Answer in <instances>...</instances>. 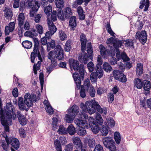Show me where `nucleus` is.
<instances>
[{"label": "nucleus", "instance_id": "39", "mask_svg": "<svg viewBox=\"0 0 151 151\" xmlns=\"http://www.w3.org/2000/svg\"><path fill=\"white\" fill-rule=\"evenodd\" d=\"M77 133L79 135L83 137L86 134V130L83 127H79L77 131Z\"/></svg>", "mask_w": 151, "mask_h": 151}, {"label": "nucleus", "instance_id": "59", "mask_svg": "<svg viewBox=\"0 0 151 151\" xmlns=\"http://www.w3.org/2000/svg\"><path fill=\"white\" fill-rule=\"evenodd\" d=\"M109 61L111 65H114L117 64L118 60L115 58L112 57L109 59Z\"/></svg>", "mask_w": 151, "mask_h": 151}, {"label": "nucleus", "instance_id": "3", "mask_svg": "<svg viewBox=\"0 0 151 151\" xmlns=\"http://www.w3.org/2000/svg\"><path fill=\"white\" fill-rule=\"evenodd\" d=\"M89 125L91 128L93 132L97 134L99 131V127L102 125L103 120L100 114H96L95 119L89 117L88 119Z\"/></svg>", "mask_w": 151, "mask_h": 151}, {"label": "nucleus", "instance_id": "46", "mask_svg": "<svg viewBox=\"0 0 151 151\" xmlns=\"http://www.w3.org/2000/svg\"><path fill=\"white\" fill-rule=\"evenodd\" d=\"M97 62L98 63L96 66V68L97 69H100L101 70V69H102L101 67V65L102 64V61L100 56H99L98 57Z\"/></svg>", "mask_w": 151, "mask_h": 151}, {"label": "nucleus", "instance_id": "41", "mask_svg": "<svg viewBox=\"0 0 151 151\" xmlns=\"http://www.w3.org/2000/svg\"><path fill=\"white\" fill-rule=\"evenodd\" d=\"M45 101H44V103L46 105V110L47 113H48L50 115L52 114H53V110L52 107L48 103L46 104L45 103Z\"/></svg>", "mask_w": 151, "mask_h": 151}, {"label": "nucleus", "instance_id": "30", "mask_svg": "<svg viewBox=\"0 0 151 151\" xmlns=\"http://www.w3.org/2000/svg\"><path fill=\"white\" fill-rule=\"evenodd\" d=\"M134 87L138 89H141L143 87V84L142 80L139 78H135L134 81Z\"/></svg>", "mask_w": 151, "mask_h": 151}, {"label": "nucleus", "instance_id": "36", "mask_svg": "<svg viewBox=\"0 0 151 151\" xmlns=\"http://www.w3.org/2000/svg\"><path fill=\"white\" fill-rule=\"evenodd\" d=\"M55 147L57 151H60L62 150L61 144L58 141V139H55L54 142Z\"/></svg>", "mask_w": 151, "mask_h": 151}, {"label": "nucleus", "instance_id": "58", "mask_svg": "<svg viewBox=\"0 0 151 151\" xmlns=\"http://www.w3.org/2000/svg\"><path fill=\"white\" fill-rule=\"evenodd\" d=\"M84 84L85 86L84 88L88 90L90 88V87L91 86V83L90 82L88 79H86V81H85L84 83Z\"/></svg>", "mask_w": 151, "mask_h": 151}, {"label": "nucleus", "instance_id": "37", "mask_svg": "<svg viewBox=\"0 0 151 151\" xmlns=\"http://www.w3.org/2000/svg\"><path fill=\"white\" fill-rule=\"evenodd\" d=\"M137 74L139 76H141L143 71V67L142 64L141 63H138L137 65Z\"/></svg>", "mask_w": 151, "mask_h": 151}, {"label": "nucleus", "instance_id": "38", "mask_svg": "<svg viewBox=\"0 0 151 151\" xmlns=\"http://www.w3.org/2000/svg\"><path fill=\"white\" fill-rule=\"evenodd\" d=\"M58 132L61 134H67V129L63 125L59 126Z\"/></svg>", "mask_w": 151, "mask_h": 151}, {"label": "nucleus", "instance_id": "35", "mask_svg": "<svg viewBox=\"0 0 151 151\" xmlns=\"http://www.w3.org/2000/svg\"><path fill=\"white\" fill-rule=\"evenodd\" d=\"M100 53L102 57L104 58H106L107 57V50L105 47L102 45L100 48Z\"/></svg>", "mask_w": 151, "mask_h": 151}, {"label": "nucleus", "instance_id": "45", "mask_svg": "<svg viewBox=\"0 0 151 151\" xmlns=\"http://www.w3.org/2000/svg\"><path fill=\"white\" fill-rule=\"evenodd\" d=\"M71 40H68L65 45V51L68 52H70L71 48Z\"/></svg>", "mask_w": 151, "mask_h": 151}, {"label": "nucleus", "instance_id": "27", "mask_svg": "<svg viewBox=\"0 0 151 151\" xmlns=\"http://www.w3.org/2000/svg\"><path fill=\"white\" fill-rule=\"evenodd\" d=\"M25 17L24 14L22 12L20 13L18 16L17 20L18 21L19 26L21 28L24 22Z\"/></svg>", "mask_w": 151, "mask_h": 151}, {"label": "nucleus", "instance_id": "5", "mask_svg": "<svg viewBox=\"0 0 151 151\" xmlns=\"http://www.w3.org/2000/svg\"><path fill=\"white\" fill-rule=\"evenodd\" d=\"M33 40L34 43V45L33 51L31 53L30 55L31 62L32 63H34L35 59L37 56L39 60H40L39 61L41 62H42V60L39 50V42L37 39L36 38H33Z\"/></svg>", "mask_w": 151, "mask_h": 151}, {"label": "nucleus", "instance_id": "57", "mask_svg": "<svg viewBox=\"0 0 151 151\" xmlns=\"http://www.w3.org/2000/svg\"><path fill=\"white\" fill-rule=\"evenodd\" d=\"M126 43L125 44V46L127 47H134L133 42L132 41L130 40H127L124 41Z\"/></svg>", "mask_w": 151, "mask_h": 151}, {"label": "nucleus", "instance_id": "63", "mask_svg": "<svg viewBox=\"0 0 151 151\" xmlns=\"http://www.w3.org/2000/svg\"><path fill=\"white\" fill-rule=\"evenodd\" d=\"M36 29L38 32L40 34H42L43 33V28L40 25L38 24L36 25Z\"/></svg>", "mask_w": 151, "mask_h": 151}, {"label": "nucleus", "instance_id": "22", "mask_svg": "<svg viewBox=\"0 0 151 151\" xmlns=\"http://www.w3.org/2000/svg\"><path fill=\"white\" fill-rule=\"evenodd\" d=\"M69 19V26L71 27L72 30H74L77 26L76 17L75 16L71 17Z\"/></svg>", "mask_w": 151, "mask_h": 151}, {"label": "nucleus", "instance_id": "29", "mask_svg": "<svg viewBox=\"0 0 151 151\" xmlns=\"http://www.w3.org/2000/svg\"><path fill=\"white\" fill-rule=\"evenodd\" d=\"M67 134L68 133L71 136L74 135L76 133V128L72 124H70L69 125L67 128Z\"/></svg>", "mask_w": 151, "mask_h": 151}, {"label": "nucleus", "instance_id": "25", "mask_svg": "<svg viewBox=\"0 0 151 151\" xmlns=\"http://www.w3.org/2000/svg\"><path fill=\"white\" fill-rule=\"evenodd\" d=\"M47 23L50 31L51 32V35H53L56 32L57 29L56 26L54 25L52 21L48 20Z\"/></svg>", "mask_w": 151, "mask_h": 151}, {"label": "nucleus", "instance_id": "10", "mask_svg": "<svg viewBox=\"0 0 151 151\" xmlns=\"http://www.w3.org/2000/svg\"><path fill=\"white\" fill-rule=\"evenodd\" d=\"M2 105L1 100L0 98V116L14 113L13 109L11 103H7L6 104V109L4 108V109L2 108Z\"/></svg>", "mask_w": 151, "mask_h": 151}, {"label": "nucleus", "instance_id": "50", "mask_svg": "<svg viewBox=\"0 0 151 151\" xmlns=\"http://www.w3.org/2000/svg\"><path fill=\"white\" fill-rule=\"evenodd\" d=\"M88 145L91 148H93L95 145V142L94 139L93 138L89 139L88 141Z\"/></svg>", "mask_w": 151, "mask_h": 151}, {"label": "nucleus", "instance_id": "8", "mask_svg": "<svg viewBox=\"0 0 151 151\" xmlns=\"http://www.w3.org/2000/svg\"><path fill=\"white\" fill-rule=\"evenodd\" d=\"M87 53H88L89 56L87 53L83 52L79 55L78 57V60L81 63H83L84 64H86L88 61L89 59H90L92 60L93 56V49H88L87 50Z\"/></svg>", "mask_w": 151, "mask_h": 151}, {"label": "nucleus", "instance_id": "26", "mask_svg": "<svg viewBox=\"0 0 151 151\" xmlns=\"http://www.w3.org/2000/svg\"><path fill=\"white\" fill-rule=\"evenodd\" d=\"M3 136L5 139L7 144H6L5 141H2L1 142V146L4 150L7 151L8 148L9 144H10L9 141L8 137L6 134H5V135Z\"/></svg>", "mask_w": 151, "mask_h": 151}, {"label": "nucleus", "instance_id": "42", "mask_svg": "<svg viewBox=\"0 0 151 151\" xmlns=\"http://www.w3.org/2000/svg\"><path fill=\"white\" fill-rule=\"evenodd\" d=\"M87 68L90 72H92L95 70V66L93 62L90 61L87 65Z\"/></svg>", "mask_w": 151, "mask_h": 151}, {"label": "nucleus", "instance_id": "44", "mask_svg": "<svg viewBox=\"0 0 151 151\" xmlns=\"http://www.w3.org/2000/svg\"><path fill=\"white\" fill-rule=\"evenodd\" d=\"M59 35L60 38L62 41L66 39L67 35L63 30H61L59 31Z\"/></svg>", "mask_w": 151, "mask_h": 151}, {"label": "nucleus", "instance_id": "62", "mask_svg": "<svg viewBox=\"0 0 151 151\" xmlns=\"http://www.w3.org/2000/svg\"><path fill=\"white\" fill-rule=\"evenodd\" d=\"M80 94V96L82 98H84L86 96L84 87L82 86H81V89Z\"/></svg>", "mask_w": 151, "mask_h": 151}, {"label": "nucleus", "instance_id": "60", "mask_svg": "<svg viewBox=\"0 0 151 151\" xmlns=\"http://www.w3.org/2000/svg\"><path fill=\"white\" fill-rule=\"evenodd\" d=\"M73 149V144L72 143H70L65 146V151H72Z\"/></svg>", "mask_w": 151, "mask_h": 151}, {"label": "nucleus", "instance_id": "51", "mask_svg": "<svg viewBox=\"0 0 151 151\" xmlns=\"http://www.w3.org/2000/svg\"><path fill=\"white\" fill-rule=\"evenodd\" d=\"M88 90H89V93L90 95L92 97H94L95 96L96 91L94 87L91 86L90 88Z\"/></svg>", "mask_w": 151, "mask_h": 151}, {"label": "nucleus", "instance_id": "4", "mask_svg": "<svg viewBox=\"0 0 151 151\" xmlns=\"http://www.w3.org/2000/svg\"><path fill=\"white\" fill-rule=\"evenodd\" d=\"M14 120L16 118V115L15 113H12L10 114L1 116H0V119L1 124L4 126L6 132H9V126L12 124V119Z\"/></svg>", "mask_w": 151, "mask_h": 151}, {"label": "nucleus", "instance_id": "7", "mask_svg": "<svg viewBox=\"0 0 151 151\" xmlns=\"http://www.w3.org/2000/svg\"><path fill=\"white\" fill-rule=\"evenodd\" d=\"M104 146L109 150L110 151H117L115 146V143L112 137H106L102 139Z\"/></svg>", "mask_w": 151, "mask_h": 151}, {"label": "nucleus", "instance_id": "40", "mask_svg": "<svg viewBox=\"0 0 151 151\" xmlns=\"http://www.w3.org/2000/svg\"><path fill=\"white\" fill-rule=\"evenodd\" d=\"M103 66L104 69L106 72H109L112 70V68L111 66L107 62L104 63Z\"/></svg>", "mask_w": 151, "mask_h": 151}, {"label": "nucleus", "instance_id": "12", "mask_svg": "<svg viewBox=\"0 0 151 151\" xmlns=\"http://www.w3.org/2000/svg\"><path fill=\"white\" fill-rule=\"evenodd\" d=\"M113 74L115 79L122 82H126L127 81L126 76L120 71L114 70L113 72Z\"/></svg>", "mask_w": 151, "mask_h": 151}, {"label": "nucleus", "instance_id": "2", "mask_svg": "<svg viewBox=\"0 0 151 151\" xmlns=\"http://www.w3.org/2000/svg\"><path fill=\"white\" fill-rule=\"evenodd\" d=\"M80 107L83 111L87 112L91 114L94 113L96 110L101 113L106 115L107 112V109L106 107L101 108L98 103L94 100H91L86 102L85 105L81 103Z\"/></svg>", "mask_w": 151, "mask_h": 151}, {"label": "nucleus", "instance_id": "15", "mask_svg": "<svg viewBox=\"0 0 151 151\" xmlns=\"http://www.w3.org/2000/svg\"><path fill=\"white\" fill-rule=\"evenodd\" d=\"M63 50L60 45H57L54 50V53L56 58L59 60H62L64 57Z\"/></svg>", "mask_w": 151, "mask_h": 151}, {"label": "nucleus", "instance_id": "52", "mask_svg": "<svg viewBox=\"0 0 151 151\" xmlns=\"http://www.w3.org/2000/svg\"><path fill=\"white\" fill-rule=\"evenodd\" d=\"M123 61H128L130 60V59L127 56L126 54L124 52H123L121 53V58Z\"/></svg>", "mask_w": 151, "mask_h": 151}, {"label": "nucleus", "instance_id": "54", "mask_svg": "<svg viewBox=\"0 0 151 151\" xmlns=\"http://www.w3.org/2000/svg\"><path fill=\"white\" fill-rule=\"evenodd\" d=\"M43 73H40L39 75V79L40 83L41 88L42 90L43 88L44 84V78Z\"/></svg>", "mask_w": 151, "mask_h": 151}, {"label": "nucleus", "instance_id": "14", "mask_svg": "<svg viewBox=\"0 0 151 151\" xmlns=\"http://www.w3.org/2000/svg\"><path fill=\"white\" fill-rule=\"evenodd\" d=\"M135 37L137 39H138L143 44H144L147 40V35L146 31L143 30L141 32H137L136 33Z\"/></svg>", "mask_w": 151, "mask_h": 151}, {"label": "nucleus", "instance_id": "33", "mask_svg": "<svg viewBox=\"0 0 151 151\" xmlns=\"http://www.w3.org/2000/svg\"><path fill=\"white\" fill-rule=\"evenodd\" d=\"M22 45L24 48L28 49L31 48L32 44L31 42L27 40L23 41L22 43Z\"/></svg>", "mask_w": 151, "mask_h": 151}, {"label": "nucleus", "instance_id": "48", "mask_svg": "<svg viewBox=\"0 0 151 151\" xmlns=\"http://www.w3.org/2000/svg\"><path fill=\"white\" fill-rule=\"evenodd\" d=\"M106 27L108 33L110 34V35L112 36L115 37V36L114 35L115 33L112 30L110 24L108 23Z\"/></svg>", "mask_w": 151, "mask_h": 151}, {"label": "nucleus", "instance_id": "55", "mask_svg": "<svg viewBox=\"0 0 151 151\" xmlns=\"http://www.w3.org/2000/svg\"><path fill=\"white\" fill-rule=\"evenodd\" d=\"M19 134L21 137L25 138L26 137V132L23 128H20L19 129Z\"/></svg>", "mask_w": 151, "mask_h": 151}, {"label": "nucleus", "instance_id": "18", "mask_svg": "<svg viewBox=\"0 0 151 151\" xmlns=\"http://www.w3.org/2000/svg\"><path fill=\"white\" fill-rule=\"evenodd\" d=\"M24 99V101L28 108L32 106V101L31 96L29 93H27L25 94Z\"/></svg>", "mask_w": 151, "mask_h": 151}, {"label": "nucleus", "instance_id": "23", "mask_svg": "<svg viewBox=\"0 0 151 151\" xmlns=\"http://www.w3.org/2000/svg\"><path fill=\"white\" fill-rule=\"evenodd\" d=\"M64 20L65 19H69L70 16L72 15L73 13L72 12L71 9L69 7L65 8L64 10Z\"/></svg>", "mask_w": 151, "mask_h": 151}, {"label": "nucleus", "instance_id": "17", "mask_svg": "<svg viewBox=\"0 0 151 151\" xmlns=\"http://www.w3.org/2000/svg\"><path fill=\"white\" fill-rule=\"evenodd\" d=\"M18 105L19 109L21 111H27L29 109L27 108L26 105L24 101L23 98L22 97H19L18 100Z\"/></svg>", "mask_w": 151, "mask_h": 151}, {"label": "nucleus", "instance_id": "53", "mask_svg": "<svg viewBox=\"0 0 151 151\" xmlns=\"http://www.w3.org/2000/svg\"><path fill=\"white\" fill-rule=\"evenodd\" d=\"M32 8L30 12V16L31 17H33L35 14L36 12L38 11L39 9V6H37L36 8Z\"/></svg>", "mask_w": 151, "mask_h": 151}, {"label": "nucleus", "instance_id": "47", "mask_svg": "<svg viewBox=\"0 0 151 151\" xmlns=\"http://www.w3.org/2000/svg\"><path fill=\"white\" fill-rule=\"evenodd\" d=\"M44 7V12L48 16L51 14L52 8L51 6H47Z\"/></svg>", "mask_w": 151, "mask_h": 151}, {"label": "nucleus", "instance_id": "32", "mask_svg": "<svg viewBox=\"0 0 151 151\" xmlns=\"http://www.w3.org/2000/svg\"><path fill=\"white\" fill-rule=\"evenodd\" d=\"M108 47L110 48L107 50V55L109 56L114 57L115 55V49L112 45H108Z\"/></svg>", "mask_w": 151, "mask_h": 151}, {"label": "nucleus", "instance_id": "56", "mask_svg": "<svg viewBox=\"0 0 151 151\" xmlns=\"http://www.w3.org/2000/svg\"><path fill=\"white\" fill-rule=\"evenodd\" d=\"M58 140L62 145H65L67 142L66 139L63 136L60 137Z\"/></svg>", "mask_w": 151, "mask_h": 151}, {"label": "nucleus", "instance_id": "43", "mask_svg": "<svg viewBox=\"0 0 151 151\" xmlns=\"http://www.w3.org/2000/svg\"><path fill=\"white\" fill-rule=\"evenodd\" d=\"M114 138L116 143L119 144L121 141L120 134L119 132H115L114 134Z\"/></svg>", "mask_w": 151, "mask_h": 151}, {"label": "nucleus", "instance_id": "34", "mask_svg": "<svg viewBox=\"0 0 151 151\" xmlns=\"http://www.w3.org/2000/svg\"><path fill=\"white\" fill-rule=\"evenodd\" d=\"M122 41L120 40H118L117 39L116 40L114 43L112 45V46L114 47L115 48V50H119V48L121 47V46L122 45Z\"/></svg>", "mask_w": 151, "mask_h": 151}, {"label": "nucleus", "instance_id": "28", "mask_svg": "<svg viewBox=\"0 0 151 151\" xmlns=\"http://www.w3.org/2000/svg\"><path fill=\"white\" fill-rule=\"evenodd\" d=\"M143 87L145 90L149 91L151 88V83L150 81L145 80L142 81Z\"/></svg>", "mask_w": 151, "mask_h": 151}, {"label": "nucleus", "instance_id": "6", "mask_svg": "<svg viewBox=\"0 0 151 151\" xmlns=\"http://www.w3.org/2000/svg\"><path fill=\"white\" fill-rule=\"evenodd\" d=\"M78 107L76 105H73L68 110V114L65 115V119L67 122L71 123L79 112Z\"/></svg>", "mask_w": 151, "mask_h": 151}, {"label": "nucleus", "instance_id": "20", "mask_svg": "<svg viewBox=\"0 0 151 151\" xmlns=\"http://www.w3.org/2000/svg\"><path fill=\"white\" fill-rule=\"evenodd\" d=\"M17 115L21 124L22 126H24L27 124L26 118L21 114V111H18L17 113Z\"/></svg>", "mask_w": 151, "mask_h": 151}, {"label": "nucleus", "instance_id": "13", "mask_svg": "<svg viewBox=\"0 0 151 151\" xmlns=\"http://www.w3.org/2000/svg\"><path fill=\"white\" fill-rule=\"evenodd\" d=\"M96 72L92 73L91 75L90 79L92 82H95L96 81L97 77L99 78H101L103 75V69H97L95 68Z\"/></svg>", "mask_w": 151, "mask_h": 151}, {"label": "nucleus", "instance_id": "16", "mask_svg": "<svg viewBox=\"0 0 151 151\" xmlns=\"http://www.w3.org/2000/svg\"><path fill=\"white\" fill-rule=\"evenodd\" d=\"M75 148L79 150L86 145H83L80 139L78 137H74L72 139Z\"/></svg>", "mask_w": 151, "mask_h": 151}, {"label": "nucleus", "instance_id": "49", "mask_svg": "<svg viewBox=\"0 0 151 151\" xmlns=\"http://www.w3.org/2000/svg\"><path fill=\"white\" fill-rule=\"evenodd\" d=\"M81 44H83L84 45L85 44H86V38L85 35L83 34H81L80 36Z\"/></svg>", "mask_w": 151, "mask_h": 151}, {"label": "nucleus", "instance_id": "1", "mask_svg": "<svg viewBox=\"0 0 151 151\" xmlns=\"http://www.w3.org/2000/svg\"><path fill=\"white\" fill-rule=\"evenodd\" d=\"M69 65L70 69L72 68L76 71L73 75V76L76 84L77 88H79L81 84V81L83 80L84 75L86 73L84 69V66L83 63L79 65L78 62L72 58H70L68 60Z\"/></svg>", "mask_w": 151, "mask_h": 151}, {"label": "nucleus", "instance_id": "21", "mask_svg": "<svg viewBox=\"0 0 151 151\" xmlns=\"http://www.w3.org/2000/svg\"><path fill=\"white\" fill-rule=\"evenodd\" d=\"M4 12V16L7 19H11L13 16L12 9L10 8L5 7L3 10Z\"/></svg>", "mask_w": 151, "mask_h": 151}, {"label": "nucleus", "instance_id": "64", "mask_svg": "<svg viewBox=\"0 0 151 151\" xmlns=\"http://www.w3.org/2000/svg\"><path fill=\"white\" fill-rule=\"evenodd\" d=\"M93 151H104L103 146L100 144L97 145Z\"/></svg>", "mask_w": 151, "mask_h": 151}, {"label": "nucleus", "instance_id": "19", "mask_svg": "<svg viewBox=\"0 0 151 151\" xmlns=\"http://www.w3.org/2000/svg\"><path fill=\"white\" fill-rule=\"evenodd\" d=\"M9 144L15 149L17 150L19 147V142L18 140L16 138L10 137L9 139Z\"/></svg>", "mask_w": 151, "mask_h": 151}, {"label": "nucleus", "instance_id": "9", "mask_svg": "<svg viewBox=\"0 0 151 151\" xmlns=\"http://www.w3.org/2000/svg\"><path fill=\"white\" fill-rule=\"evenodd\" d=\"M55 2L57 7L58 8L57 16L58 18L61 21H64V15L61 8L64 6V0H55Z\"/></svg>", "mask_w": 151, "mask_h": 151}, {"label": "nucleus", "instance_id": "31", "mask_svg": "<svg viewBox=\"0 0 151 151\" xmlns=\"http://www.w3.org/2000/svg\"><path fill=\"white\" fill-rule=\"evenodd\" d=\"M101 126L99 127V129L102 135L106 136L108 133V130L107 127L104 125H101Z\"/></svg>", "mask_w": 151, "mask_h": 151}, {"label": "nucleus", "instance_id": "11", "mask_svg": "<svg viewBox=\"0 0 151 151\" xmlns=\"http://www.w3.org/2000/svg\"><path fill=\"white\" fill-rule=\"evenodd\" d=\"M83 115L84 118L86 120H82L81 119L76 118L74 120L75 123L79 127H83L84 128H88L89 127V122L88 119V116L85 114Z\"/></svg>", "mask_w": 151, "mask_h": 151}, {"label": "nucleus", "instance_id": "24", "mask_svg": "<svg viewBox=\"0 0 151 151\" xmlns=\"http://www.w3.org/2000/svg\"><path fill=\"white\" fill-rule=\"evenodd\" d=\"M39 0H28V6L31 8H36L37 6H40L39 3Z\"/></svg>", "mask_w": 151, "mask_h": 151}, {"label": "nucleus", "instance_id": "61", "mask_svg": "<svg viewBox=\"0 0 151 151\" xmlns=\"http://www.w3.org/2000/svg\"><path fill=\"white\" fill-rule=\"evenodd\" d=\"M116 39H114L113 37H110L109 39H108L106 42L107 45L108 46V45H110V44H111V45H113Z\"/></svg>", "mask_w": 151, "mask_h": 151}]
</instances>
